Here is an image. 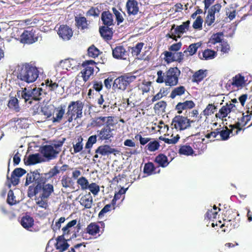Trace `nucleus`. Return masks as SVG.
I'll return each instance as SVG.
<instances>
[{
	"label": "nucleus",
	"instance_id": "obj_1",
	"mask_svg": "<svg viewBox=\"0 0 252 252\" xmlns=\"http://www.w3.org/2000/svg\"><path fill=\"white\" fill-rule=\"evenodd\" d=\"M14 72L18 79L27 83L34 82L39 75L37 68L29 63L18 64Z\"/></svg>",
	"mask_w": 252,
	"mask_h": 252
},
{
	"label": "nucleus",
	"instance_id": "obj_2",
	"mask_svg": "<svg viewBox=\"0 0 252 252\" xmlns=\"http://www.w3.org/2000/svg\"><path fill=\"white\" fill-rule=\"evenodd\" d=\"M47 179L44 176L36 183L35 186H29L27 196L32 198L39 193H41L40 197L42 198H48L54 192V187L50 184H46Z\"/></svg>",
	"mask_w": 252,
	"mask_h": 252
},
{
	"label": "nucleus",
	"instance_id": "obj_3",
	"mask_svg": "<svg viewBox=\"0 0 252 252\" xmlns=\"http://www.w3.org/2000/svg\"><path fill=\"white\" fill-rule=\"evenodd\" d=\"M136 78V76L133 75L130 73L125 74L115 79L113 87L125 91L132 82L134 81Z\"/></svg>",
	"mask_w": 252,
	"mask_h": 252
},
{
	"label": "nucleus",
	"instance_id": "obj_4",
	"mask_svg": "<svg viewBox=\"0 0 252 252\" xmlns=\"http://www.w3.org/2000/svg\"><path fill=\"white\" fill-rule=\"evenodd\" d=\"M193 122V120H190L187 117L179 115L173 118L171 125L175 129L182 131L190 127L191 124Z\"/></svg>",
	"mask_w": 252,
	"mask_h": 252
},
{
	"label": "nucleus",
	"instance_id": "obj_5",
	"mask_svg": "<svg viewBox=\"0 0 252 252\" xmlns=\"http://www.w3.org/2000/svg\"><path fill=\"white\" fill-rule=\"evenodd\" d=\"M165 73V84L166 86L172 87L178 84L181 71L177 67H170Z\"/></svg>",
	"mask_w": 252,
	"mask_h": 252
},
{
	"label": "nucleus",
	"instance_id": "obj_6",
	"mask_svg": "<svg viewBox=\"0 0 252 252\" xmlns=\"http://www.w3.org/2000/svg\"><path fill=\"white\" fill-rule=\"evenodd\" d=\"M83 108V104L80 101H71L68 106L66 115H69L72 114L74 116L76 115L75 119L80 118L82 116Z\"/></svg>",
	"mask_w": 252,
	"mask_h": 252
},
{
	"label": "nucleus",
	"instance_id": "obj_7",
	"mask_svg": "<svg viewBox=\"0 0 252 252\" xmlns=\"http://www.w3.org/2000/svg\"><path fill=\"white\" fill-rule=\"evenodd\" d=\"M40 152L47 161H49L56 158L60 151L54 149L52 145H45L40 147Z\"/></svg>",
	"mask_w": 252,
	"mask_h": 252
},
{
	"label": "nucleus",
	"instance_id": "obj_8",
	"mask_svg": "<svg viewBox=\"0 0 252 252\" xmlns=\"http://www.w3.org/2000/svg\"><path fill=\"white\" fill-rule=\"evenodd\" d=\"M113 130L114 129L111 128L109 125H107L100 130H98L96 132L98 140L105 141V142H111V138L114 137V134L112 133Z\"/></svg>",
	"mask_w": 252,
	"mask_h": 252
},
{
	"label": "nucleus",
	"instance_id": "obj_9",
	"mask_svg": "<svg viewBox=\"0 0 252 252\" xmlns=\"http://www.w3.org/2000/svg\"><path fill=\"white\" fill-rule=\"evenodd\" d=\"M95 63L93 60H86L82 63V66L85 68L81 71L82 76L85 82L87 81L90 76L94 73V68L93 66Z\"/></svg>",
	"mask_w": 252,
	"mask_h": 252
},
{
	"label": "nucleus",
	"instance_id": "obj_10",
	"mask_svg": "<svg viewBox=\"0 0 252 252\" xmlns=\"http://www.w3.org/2000/svg\"><path fill=\"white\" fill-rule=\"evenodd\" d=\"M43 176V175L39 173L37 170L30 171L26 175V181L24 185L25 186H28L32 183L30 186H35L37 185L36 183L39 181Z\"/></svg>",
	"mask_w": 252,
	"mask_h": 252
},
{
	"label": "nucleus",
	"instance_id": "obj_11",
	"mask_svg": "<svg viewBox=\"0 0 252 252\" xmlns=\"http://www.w3.org/2000/svg\"><path fill=\"white\" fill-rule=\"evenodd\" d=\"M38 40V37L34 35L33 30L24 31L21 35V41L23 43L32 44Z\"/></svg>",
	"mask_w": 252,
	"mask_h": 252
},
{
	"label": "nucleus",
	"instance_id": "obj_12",
	"mask_svg": "<svg viewBox=\"0 0 252 252\" xmlns=\"http://www.w3.org/2000/svg\"><path fill=\"white\" fill-rule=\"evenodd\" d=\"M119 151L116 148H113L108 145H103L99 146L95 151L96 154H99L101 156H108L110 154H119Z\"/></svg>",
	"mask_w": 252,
	"mask_h": 252
},
{
	"label": "nucleus",
	"instance_id": "obj_13",
	"mask_svg": "<svg viewBox=\"0 0 252 252\" xmlns=\"http://www.w3.org/2000/svg\"><path fill=\"white\" fill-rule=\"evenodd\" d=\"M112 55L115 59L126 60L128 56V53L123 46H117L112 49Z\"/></svg>",
	"mask_w": 252,
	"mask_h": 252
},
{
	"label": "nucleus",
	"instance_id": "obj_14",
	"mask_svg": "<svg viewBox=\"0 0 252 252\" xmlns=\"http://www.w3.org/2000/svg\"><path fill=\"white\" fill-rule=\"evenodd\" d=\"M126 9L128 15H137L139 9L137 0H127L126 3Z\"/></svg>",
	"mask_w": 252,
	"mask_h": 252
},
{
	"label": "nucleus",
	"instance_id": "obj_15",
	"mask_svg": "<svg viewBox=\"0 0 252 252\" xmlns=\"http://www.w3.org/2000/svg\"><path fill=\"white\" fill-rule=\"evenodd\" d=\"M101 20L103 25L114 26L115 22L113 14L109 11H103L101 14Z\"/></svg>",
	"mask_w": 252,
	"mask_h": 252
},
{
	"label": "nucleus",
	"instance_id": "obj_16",
	"mask_svg": "<svg viewBox=\"0 0 252 252\" xmlns=\"http://www.w3.org/2000/svg\"><path fill=\"white\" fill-rule=\"evenodd\" d=\"M58 33L63 39L69 40L72 37L73 32L68 26L62 25L60 26Z\"/></svg>",
	"mask_w": 252,
	"mask_h": 252
},
{
	"label": "nucleus",
	"instance_id": "obj_17",
	"mask_svg": "<svg viewBox=\"0 0 252 252\" xmlns=\"http://www.w3.org/2000/svg\"><path fill=\"white\" fill-rule=\"evenodd\" d=\"M24 163L27 165H34L43 161L39 153L31 154L28 158H24Z\"/></svg>",
	"mask_w": 252,
	"mask_h": 252
},
{
	"label": "nucleus",
	"instance_id": "obj_18",
	"mask_svg": "<svg viewBox=\"0 0 252 252\" xmlns=\"http://www.w3.org/2000/svg\"><path fill=\"white\" fill-rule=\"evenodd\" d=\"M20 223L25 229L32 231L31 228L33 225L34 220L30 215L26 214L22 217Z\"/></svg>",
	"mask_w": 252,
	"mask_h": 252
},
{
	"label": "nucleus",
	"instance_id": "obj_19",
	"mask_svg": "<svg viewBox=\"0 0 252 252\" xmlns=\"http://www.w3.org/2000/svg\"><path fill=\"white\" fill-rule=\"evenodd\" d=\"M195 106L194 103L192 100H186L183 102H179L175 107L177 113L181 114L183 111L188 109H191Z\"/></svg>",
	"mask_w": 252,
	"mask_h": 252
},
{
	"label": "nucleus",
	"instance_id": "obj_20",
	"mask_svg": "<svg viewBox=\"0 0 252 252\" xmlns=\"http://www.w3.org/2000/svg\"><path fill=\"white\" fill-rule=\"evenodd\" d=\"M110 26H101L99 28V33L104 39H111L113 36V29Z\"/></svg>",
	"mask_w": 252,
	"mask_h": 252
},
{
	"label": "nucleus",
	"instance_id": "obj_21",
	"mask_svg": "<svg viewBox=\"0 0 252 252\" xmlns=\"http://www.w3.org/2000/svg\"><path fill=\"white\" fill-rule=\"evenodd\" d=\"M75 25L78 29L85 30L89 29V24L87 19L83 16L75 17Z\"/></svg>",
	"mask_w": 252,
	"mask_h": 252
},
{
	"label": "nucleus",
	"instance_id": "obj_22",
	"mask_svg": "<svg viewBox=\"0 0 252 252\" xmlns=\"http://www.w3.org/2000/svg\"><path fill=\"white\" fill-rule=\"evenodd\" d=\"M112 120V117H95L92 120V125L94 126H101L104 124L109 125L108 123Z\"/></svg>",
	"mask_w": 252,
	"mask_h": 252
},
{
	"label": "nucleus",
	"instance_id": "obj_23",
	"mask_svg": "<svg viewBox=\"0 0 252 252\" xmlns=\"http://www.w3.org/2000/svg\"><path fill=\"white\" fill-rule=\"evenodd\" d=\"M190 24V21L187 20L180 26H177L175 28H173V33L180 35L183 34L185 31L189 30Z\"/></svg>",
	"mask_w": 252,
	"mask_h": 252
},
{
	"label": "nucleus",
	"instance_id": "obj_24",
	"mask_svg": "<svg viewBox=\"0 0 252 252\" xmlns=\"http://www.w3.org/2000/svg\"><path fill=\"white\" fill-rule=\"evenodd\" d=\"M93 202V199L90 193L82 196L80 201V204L86 209H90L92 207Z\"/></svg>",
	"mask_w": 252,
	"mask_h": 252
},
{
	"label": "nucleus",
	"instance_id": "obj_25",
	"mask_svg": "<svg viewBox=\"0 0 252 252\" xmlns=\"http://www.w3.org/2000/svg\"><path fill=\"white\" fill-rule=\"evenodd\" d=\"M237 120L238 121L234 125H229V127L231 129H237L236 134H237L242 130L241 127L245 126L248 123L243 115L240 118H238Z\"/></svg>",
	"mask_w": 252,
	"mask_h": 252
},
{
	"label": "nucleus",
	"instance_id": "obj_26",
	"mask_svg": "<svg viewBox=\"0 0 252 252\" xmlns=\"http://www.w3.org/2000/svg\"><path fill=\"white\" fill-rule=\"evenodd\" d=\"M217 52L211 49H206L202 52V55L201 56L199 53L198 56L200 59L204 60H209L214 59L217 56Z\"/></svg>",
	"mask_w": 252,
	"mask_h": 252
},
{
	"label": "nucleus",
	"instance_id": "obj_27",
	"mask_svg": "<svg viewBox=\"0 0 252 252\" xmlns=\"http://www.w3.org/2000/svg\"><path fill=\"white\" fill-rule=\"evenodd\" d=\"M207 76V70L199 69L192 75V81L199 83L203 80Z\"/></svg>",
	"mask_w": 252,
	"mask_h": 252
},
{
	"label": "nucleus",
	"instance_id": "obj_28",
	"mask_svg": "<svg viewBox=\"0 0 252 252\" xmlns=\"http://www.w3.org/2000/svg\"><path fill=\"white\" fill-rule=\"evenodd\" d=\"M155 161L158 164L159 166L163 168L167 166L169 163L167 157L162 154L157 156L155 158Z\"/></svg>",
	"mask_w": 252,
	"mask_h": 252
},
{
	"label": "nucleus",
	"instance_id": "obj_29",
	"mask_svg": "<svg viewBox=\"0 0 252 252\" xmlns=\"http://www.w3.org/2000/svg\"><path fill=\"white\" fill-rule=\"evenodd\" d=\"M31 90L34 97V101H36L40 100L46 94V93L41 88L34 87Z\"/></svg>",
	"mask_w": 252,
	"mask_h": 252
},
{
	"label": "nucleus",
	"instance_id": "obj_30",
	"mask_svg": "<svg viewBox=\"0 0 252 252\" xmlns=\"http://www.w3.org/2000/svg\"><path fill=\"white\" fill-rule=\"evenodd\" d=\"M102 9L101 5L92 6L87 11L86 16L87 17H94V18L98 17Z\"/></svg>",
	"mask_w": 252,
	"mask_h": 252
},
{
	"label": "nucleus",
	"instance_id": "obj_31",
	"mask_svg": "<svg viewBox=\"0 0 252 252\" xmlns=\"http://www.w3.org/2000/svg\"><path fill=\"white\" fill-rule=\"evenodd\" d=\"M156 167L153 163L148 162L146 163L144 166L143 172L147 175H151L156 173H159L160 170L158 172L156 171Z\"/></svg>",
	"mask_w": 252,
	"mask_h": 252
},
{
	"label": "nucleus",
	"instance_id": "obj_32",
	"mask_svg": "<svg viewBox=\"0 0 252 252\" xmlns=\"http://www.w3.org/2000/svg\"><path fill=\"white\" fill-rule=\"evenodd\" d=\"M99 230V226L95 222H91L86 228V233L92 236L96 235Z\"/></svg>",
	"mask_w": 252,
	"mask_h": 252
},
{
	"label": "nucleus",
	"instance_id": "obj_33",
	"mask_svg": "<svg viewBox=\"0 0 252 252\" xmlns=\"http://www.w3.org/2000/svg\"><path fill=\"white\" fill-rule=\"evenodd\" d=\"M201 45H202V43L200 42L194 43H192V44H190L189 46V47H188V48L187 49V50H186L184 51V53H185V54L187 55V53L189 52V56H193L196 53L197 49L200 47H201Z\"/></svg>",
	"mask_w": 252,
	"mask_h": 252
},
{
	"label": "nucleus",
	"instance_id": "obj_34",
	"mask_svg": "<svg viewBox=\"0 0 252 252\" xmlns=\"http://www.w3.org/2000/svg\"><path fill=\"white\" fill-rule=\"evenodd\" d=\"M8 107L16 112L20 111V107L19 105V101L17 98L11 97L8 103Z\"/></svg>",
	"mask_w": 252,
	"mask_h": 252
},
{
	"label": "nucleus",
	"instance_id": "obj_35",
	"mask_svg": "<svg viewBox=\"0 0 252 252\" xmlns=\"http://www.w3.org/2000/svg\"><path fill=\"white\" fill-rule=\"evenodd\" d=\"M223 35L222 32H219L214 33L210 38L208 43L215 45L218 43H222L223 42L222 37Z\"/></svg>",
	"mask_w": 252,
	"mask_h": 252
},
{
	"label": "nucleus",
	"instance_id": "obj_36",
	"mask_svg": "<svg viewBox=\"0 0 252 252\" xmlns=\"http://www.w3.org/2000/svg\"><path fill=\"white\" fill-rule=\"evenodd\" d=\"M30 90L31 89H27L26 88L22 89V90L17 91L16 96L20 100H23L24 102L26 103L27 102H28V98Z\"/></svg>",
	"mask_w": 252,
	"mask_h": 252
},
{
	"label": "nucleus",
	"instance_id": "obj_37",
	"mask_svg": "<svg viewBox=\"0 0 252 252\" xmlns=\"http://www.w3.org/2000/svg\"><path fill=\"white\" fill-rule=\"evenodd\" d=\"M178 153L181 155L189 156L193 154L194 151L189 145H182L179 148Z\"/></svg>",
	"mask_w": 252,
	"mask_h": 252
},
{
	"label": "nucleus",
	"instance_id": "obj_38",
	"mask_svg": "<svg viewBox=\"0 0 252 252\" xmlns=\"http://www.w3.org/2000/svg\"><path fill=\"white\" fill-rule=\"evenodd\" d=\"M245 83V78L242 75L238 74L232 78L231 85L237 87H242Z\"/></svg>",
	"mask_w": 252,
	"mask_h": 252
},
{
	"label": "nucleus",
	"instance_id": "obj_39",
	"mask_svg": "<svg viewBox=\"0 0 252 252\" xmlns=\"http://www.w3.org/2000/svg\"><path fill=\"white\" fill-rule=\"evenodd\" d=\"M65 106L64 105H61L58 108V113L56 114V116L53 118L52 122L53 123H59L62 119L63 115L65 113Z\"/></svg>",
	"mask_w": 252,
	"mask_h": 252
},
{
	"label": "nucleus",
	"instance_id": "obj_40",
	"mask_svg": "<svg viewBox=\"0 0 252 252\" xmlns=\"http://www.w3.org/2000/svg\"><path fill=\"white\" fill-rule=\"evenodd\" d=\"M97 135H93L90 136L87 140V142L85 145V149H89L88 151V153L90 154L91 152V149L92 148L93 145L97 142Z\"/></svg>",
	"mask_w": 252,
	"mask_h": 252
},
{
	"label": "nucleus",
	"instance_id": "obj_41",
	"mask_svg": "<svg viewBox=\"0 0 252 252\" xmlns=\"http://www.w3.org/2000/svg\"><path fill=\"white\" fill-rule=\"evenodd\" d=\"M120 10L121 11V9H117V8L114 7L112 8V11L115 16L116 21L118 25L123 23L124 20L122 14L120 12Z\"/></svg>",
	"mask_w": 252,
	"mask_h": 252
},
{
	"label": "nucleus",
	"instance_id": "obj_42",
	"mask_svg": "<svg viewBox=\"0 0 252 252\" xmlns=\"http://www.w3.org/2000/svg\"><path fill=\"white\" fill-rule=\"evenodd\" d=\"M230 113V109L227 108L226 105L223 106L220 110L218 113L216 114V116L219 118L223 119L226 117L228 114Z\"/></svg>",
	"mask_w": 252,
	"mask_h": 252
},
{
	"label": "nucleus",
	"instance_id": "obj_43",
	"mask_svg": "<svg viewBox=\"0 0 252 252\" xmlns=\"http://www.w3.org/2000/svg\"><path fill=\"white\" fill-rule=\"evenodd\" d=\"M163 54L164 55L163 59L167 64L176 61L175 54L174 53H173L170 51H165L163 53Z\"/></svg>",
	"mask_w": 252,
	"mask_h": 252
},
{
	"label": "nucleus",
	"instance_id": "obj_44",
	"mask_svg": "<svg viewBox=\"0 0 252 252\" xmlns=\"http://www.w3.org/2000/svg\"><path fill=\"white\" fill-rule=\"evenodd\" d=\"M185 88L183 86H180L175 88L171 92L170 97L172 99L174 98L177 95H181L185 93Z\"/></svg>",
	"mask_w": 252,
	"mask_h": 252
},
{
	"label": "nucleus",
	"instance_id": "obj_45",
	"mask_svg": "<svg viewBox=\"0 0 252 252\" xmlns=\"http://www.w3.org/2000/svg\"><path fill=\"white\" fill-rule=\"evenodd\" d=\"M69 247V245L67 241L63 242H56L55 244L56 249L59 251L60 252H63L66 251Z\"/></svg>",
	"mask_w": 252,
	"mask_h": 252
},
{
	"label": "nucleus",
	"instance_id": "obj_46",
	"mask_svg": "<svg viewBox=\"0 0 252 252\" xmlns=\"http://www.w3.org/2000/svg\"><path fill=\"white\" fill-rule=\"evenodd\" d=\"M99 53V50L94 45L90 46L88 49V54L90 57L95 58L98 56Z\"/></svg>",
	"mask_w": 252,
	"mask_h": 252
},
{
	"label": "nucleus",
	"instance_id": "obj_47",
	"mask_svg": "<svg viewBox=\"0 0 252 252\" xmlns=\"http://www.w3.org/2000/svg\"><path fill=\"white\" fill-rule=\"evenodd\" d=\"M216 110V106L213 104H209L203 110V113L204 116H209L213 114Z\"/></svg>",
	"mask_w": 252,
	"mask_h": 252
},
{
	"label": "nucleus",
	"instance_id": "obj_48",
	"mask_svg": "<svg viewBox=\"0 0 252 252\" xmlns=\"http://www.w3.org/2000/svg\"><path fill=\"white\" fill-rule=\"evenodd\" d=\"M159 143L157 140L150 142L146 146L147 149L150 152H155L158 149Z\"/></svg>",
	"mask_w": 252,
	"mask_h": 252
},
{
	"label": "nucleus",
	"instance_id": "obj_49",
	"mask_svg": "<svg viewBox=\"0 0 252 252\" xmlns=\"http://www.w3.org/2000/svg\"><path fill=\"white\" fill-rule=\"evenodd\" d=\"M144 43L142 42H138L135 46L130 48L131 53L133 56H138L141 52L143 47Z\"/></svg>",
	"mask_w": 252,
	"mask_h": 252
},
{
	"label": "nucleus",
	"instance_id": "obj_50",
	"mask_svg": "<svg viewBox=\"0 0 252 252\" xmlns=\"http://www.w3.org/2000/svg\"><path fill=\"white\" fill-rule=\"evenodd\" d=\"M233 129H231V130H229L227 129L226 130H219V133L220 138L222 140H226L229 138V135L230 133L232 132V130Z\"/></svg>",
	"mask_w": 252,
	"mask_h": 252
},
{
	"label": "nucleus",
	"instance_id": "obj_51",
	"mask_svg": "<svg viewBox=\"0 0 252 252\" xmlns=\"http://www.w3.org/2000/svg\"><path fill=\"white\" fill-rule=\"evenodd\" d=\"M78 142L76 144H74L73 146V151L75 153H78L81 151L83 149V138L80 137L78 139Z\"/></svg>",
	"mask_w": 252,
	"mask_h": 252
},
{
	"label": "nucleus",
	"instance_id": "obj_52",
	"mask_svg": "<svg viewBox=\"0 0 252 252\" xmlns=\"http://www.w3.org/2000/svg\"><path fill=\"white\" fill-rule=\"evenodd\" d=\"M77 183L80 185L82 189H88L89 184L85 177H81L77 181Z\"/></svg>",
	"mask_w": 252,
	"mask_h": 252
},
{
	"label": "nucleus",
	"instance_id": "obj_53",
	"mask_svg": "<svg viewBox=\"0 0 252 252\" xmlns=\"http://www.w3.org/2000/svg\"><path fill=\"white\" fill-rule=\"evenodd\" d=\"M203 20L201 16H198L193 23L192 27L194 29L201 30L202 27Z\"/></svg>",
	"mask_w": 252,
	"mask_h": 252
},
{
	"label": "nucleus",
	"instance_id": "obj_54",
	"mask_svg": "<svg viewBox=\"0 0 252 252\" xmlns=\"http://www.w3.org/2000/svg\"><path fill=\"white\" fill-rule=\"evenodd\" d=\"M221 8V5L220 3H216L209 9L208 13H210L215 16L216 13L220 12Z\"/></svg>",
	"mask_w": 252,
	"mask_h": 252
},
{
	"label": "nucleus",
	"instance_id": "obj_55",
	"mask_svg": "<svg viewBox=\"0 0 252 252\" xmlns=\"http://www.w3.org/2000/svg\"><path fill=\"white\" fill-rule=\"evenodd\" d=\"M88 189L94 195H96L100 190L99 186L95 183H93L89 185Z\"/></svg>",
	"mask_w": 252,
	"mask_h": 252
},
{
	"label": "nucleus",
	"instance_id": "obj_56",
	"mask_svg": "<svg viewBox=\"0 0 252 252\" xmlns=\"http://www.w3.org/2000/svg\"><path fill=\"white\" fill-rule=\"evenodd\" d=\"M111 209V204L106 205L99 212L98 217L101 219L104 217V214L110 212Z\"/></svg>",
	"mask_w": 252,
	"mask_h": 252
},
{
	"label": "nucleus",
	"instance_id": "obj_57",
	"mask_svg": "<svg viewBox=\"0 0 252 252\" xmlns=\"http://www.w3.org/2000/svg\"><path fill=\"white\" fill-rule=\"evenodd\" d=\"M62 185L63 187L67 188L73 183L72 180L68 177L64 176L61 180Z\"/></svg>",
	"mask_w": 252,
	"mask_h": 252
},
{
	"label": "nucleus",
	"instance_id": "obj_58",
	"mask_svg": "<svg viewBox=\"0 0 252 252\" xmlns=\"http://www.w3.org/2000/svg\"><path fill=\"white\" fill-rule=\"evenodd\" d=\"M60 170L57 165L54 166L50 171L46 174L49 178H52L60 173Z\"/></svg>",
	"mask_w": 252,
	"mask_h": 252
},
{
	"label": "nucleus",
	"instance_id": "obj_59",
	"mask_svg": "<svg viewBox=\"0 0 252 252\" xmlns=\"http://www.w3.org/2000/svg\"><path fill=\"white\" fill-rule=\"evenodd\" d=\"M26 170L22 168H16L12 172L13 175L18 178L22 177L26 173Z\"/></svg>",
	"mask_w": 252,
	"mask_h": 252
},
{
	"label": "nucleus",
	"instance_id": "obj_60",
	"mask_svg": "<svg viewBox=\"0 0 252 252\" xmlns=\"http://www.w3.org/2000/svg\"><path fill=\"white\" fill-rule=\"evenodd\" d=\"M46 198H42L39 196L36 201V204L42 208L47 209L48 207L47 200H45Z\"/></svg>",
	"mask_w": 252,
	"mask_h": 252
},
{
	"label": "nucleus",
	"instance_id": "obj_61",
	"mask_svg": "<svg viewBox=\"0 0 252 252\" xmlns=\"http://www.w3.org/2000/svg\"><path fill=\"white\" fill-rule=\"evenodd\" d=\"M166 106V103L164 101H160L157 103L154 106V110L156 112L159 111L160 109L164 110Z\"/></svg>",
	"mask_w": 252,
	"mask_h": 252
},
{
	"label": "nucleus",
	"instance_id": "obj_62",
	"mask_svg": "<svg viewBox=\"0 0 252 252\" xmlns=\"http://www.w3.org/2000/svg\"><path fill=\"white\" fill-rule=\"evenodd\" d=\"M215 20V16L210 13H208V15H207L205 19V23L207 24V26H210L214 22Z\"/></svg>",
	"mask_w": 252,
	"mask_h": 252
},
{
	"label": "nucleus",
	"instance_id": "obj_63",
	"mask_svg": "<svg viewBox=\"0 0 252 252\" xmlns=\"http://www.w3.org/2000/svg\"><path fill=\"white\" fill-rule=\"evenodd\" d=\"M157 76H158V77L156 79L157 83H162L163 82L165 83V77L164 78V73L162 70H160L157 72Z\"/></svg>",
	"mask_w": 252,
	"mask_h": 252
},
{
	"label": "nucleus",
	"instance_id": "obj_64",
	"mask_svg": "<svg viewBox=\"0 0 252 252\" xmlns=\"http://www.w3.org/2000/svg\"><path fill=\"white\" fill-rule=\"evenodd\" d=\"M226 13L230 20H232L236 16V10L234 9L232 7L226 9Z\"/></svg>",
	"mask_w": 252,
	"mask_h": 252
}]
</instances>
